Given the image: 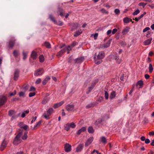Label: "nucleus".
Instances as JSON below:
<instances>
[{
	"label": "nucleus",
	"mask_w": 154,
	"mask_h": 154,
	"mask_svg": "<svg viewBox=\"0 0 154 154\" xmlns=\"http://www.w3.org/2000/svg\"><path fill=\"white\" fill-rule=\"evenodd\" d=\"M41 124V121H39L38 122L36 125L34 126V129H35V128L38 126H39Z\"/></svg>",
	"instance_id": "de8ad7c7"
},
{
	"label": "nucleus",
	"mask_w": 154,
	"mask_h": 154,
	"mask_svg": "<svg viewBox=\"0 0 154 154\" xmlns=\"http://www.w3.org/2000/svg\"><path fill=\"white\" fill-rule=\"evenodd\" d=\"M149 72L150 73L153 70V68L152 67V65L151 64H149Z\"/></svg>",
	"instance_id": "58836bf2"
},
{
	"label": "nucleus",
	"mask_w": 154,
	"mask_h": 154,
	"mask_svg": "<svg viewBox=\"0 0 154 154\" xmlns=\"http://www.w3.org/2000/svg\"><path fill=\"white\" fill-rule=\"evenodd\" d=\"M140 11L139 10L137 9L133 13V15H137L140 13Z\"/></svg>",
	"instance_id": "79ce46f5"
},
{
	"label": "nucleus",
	"mask_w": 154,
	"mask_h": 154,
	"mask_svg": "<svg viewBox=\"0 0 154 154\" xmlns=\"http://www.w3.org/2000/svg\"><path fill=\"white\" fill-rule=\"evenodd\" d=\"M149 75L146 74L145 75V78L146 79H148L149 78Z\"/></svg>",
	"instance_id": "774afa93"
},
{
	"label": "nucleus",
	"mask_w": 154,
	"mask_h": 154,
	"mask_svg": "<svg viewBox=\"0 0 154 154\" xmlns=\"http://www.w3.org/2000/svg\"><path fill=\"white\" fill-rule=\"evenodd\" d=\"M19 71L18 69L16 70L14 73V79L16 80L19 76Z\"/></svg>",
	"instance_id": "4468645a"
},
{
	"label": "nucleus",
	"mask_w": 154,
	"mask_h": 154,
	"mask_svg": "<svg viewBox=\"0 0 154 154\" xmlns=\"http://www.w3.org/2000/svg\"><path fill=\"white\" fill-rule=\"evenodd\" d=\"M104 98L102 97H100L97 100L100 102H102Z\"/></svg>",
	"instance_id": "09e8293b"
},
{
	"label": "nucleus",
	"mask_w": 154,
	"mask_h": 154,
	"mask_svg": "<svg viewBox=\"0 0 154 154\" xmlns=\"http://www.w3.org/2000/svg\"><path fill=\"white\" fill-rule=\"evenodd\" d=\"M15 41V39L11 40L9 42L8 47L10 48H12L14 45Z\"/></svg>",
	"instance_id": "dca6fc26"
},
{
	"label": "nucleus",
	"mask_w": 154,
	"mask_h": 154,
	"mask_svg": "<svg viewBox=\"0 0 154 154\" xmlns=\"http://www.w3.org/2000/svg\"><path fill=\"white\" fill-rule=\"evenodd\" d=\"M95 55L97 56V59L101 60L105 57V53L103 51H101L99 52L97 55L96 54Z\"/></svg>",
	"instance_id": "423d86ee"
},
{
	"label": "nucleus",
	"mask_w": 154,
	"mask_h": 154,
	"mask_svg": "<svg viewBox=\"0 0 154 154\" xmlns=\"http://www.w3.org/2000/svg\"><path fill=\"white\" fill-rule=\"evenodd\" d=\"M98 33H95L94 35V39H96L97 38V37L98 36Z\"/></svg>",
	"instance_id": "338daca9"
},
{
	"label": "nucleus",
	"mask_w": 154,
	"mask_h": 154,
	"mask_svg": "<svg viewBox=\"0 0 154 154\" xmlns=\"http://www.w3.org/2000/svg\"><path fill=\"white\" fill-rule=\"evenodd\" d=\"M143 82L141 80L138 81L136 85L137 86L138 85H139L140 86V88L142 87L143 86Z\"/></svg>",
	"instance_id": "393cba45"
},
{
	"label": "nucleus",
	"mask_w": 154,
	"mask_h": 154,
	"mask_svg": "<svg viewBox=\"0 0 154 154\" xmlns=\"http://www.w3.org/2000/svg\"><path fill=\"white\" fill-rule=\"evenodd\" d=\"M117 31V30L116 29H113L112 31V34H115Z\"/></svg>",
	"instance_id": "13d9d810"
},
{
	"label": "nucleus",
	"mask_w": 154,
	"mask_h": 154,
	"mask_svg": "<svg viewBox=\"0 0 154 154\" xmlns=\"http://www.w3.org/2000/svg\"><path fill=\"white\" fill-rule=\"evenodd\" d=\"M50 77L49 76L46 77L45 79L42 81V83L43 85H45L48 82L50 79Z\"/></svg>",
	"instance_id": "5701e85b"
},
{
	"label": "nucleus",
	"mask_w": 154,
	"mask_h": 154,
	"mask_svg": "<svg viewBox=\"0 0 154 154\" xmlns=\"http://www.w3.org/2000/svg\"><path fill=\"white\" fill-rule=\"evenodd\" d=\"M37 57V53L34 51L32 52L31 55V58L33 60H35Z\"/></svg>",
	"instance_id": "ddd939ff"
},
{
	"label": "nucleus",
	"mask_w": 154,
	"mask_h": 154,
	"mask_svg": "<svg viewBox=\"0 0 154 154\" xmlns=\"http://www.w3.org/2000/svg\"><path fill=\"white\" fill-rule=\"evenodd\" d=\"M84 58L83 57H80L77 58L75 60V62L77 63H80L82 62L84 60Z\"/></svg>",
	"instance_id": "6ab92c4d"
},
{
	"label": "nucleus",
	"mask_w": 154,
	"mask_h": 154,
	"mask_svg": "<svg viewBox=\"0 0 154 154\" xmlns=\"http://www.w3.org/2000/svg\"><path fill=\"white\" fill-rule=\"evenodd\" d=\"M27 132L24 133L22 137V139L23 140H26L27 138Z\"/></svg>",
	"instance_id": "473e14b6"
},
{
	"label": "nucleus",
	"mask_w": 154,
	"mask_h": 154,
	"mask_svg": "<svg viewBox=\"0 0 154 154\" xmlns=\"http://www.w3.org/2000/svg\"><path fill=\"white\" fill-rule=\"evenodd\" d=\"M24 93L23 92H21L19 93V95L20 97H24Z\"/></svg>",
	"instance_id": "603ef678"
},
{
	"label": "nucleus",
	"mask_w": 154,
	"mask_h": 154,
	"mask_svg": "<svg viewBox=\"0 0 154 154\" xmlns=\"http://www.w3.org/2000/svg\"><path fill=\"white\" fill-rule=\"evenodd\" d=\"M6 101V97L3 95L0 96V106L3 105Z\"/></svg>",
	"instance_id": "39448f33"
},
{
	"label": "nucleus",
	"mask_w": 154,
	"mask_h": 154,
	"mask_svg": "<svg viewBox=\"0 0 154 154\" xmlns=\"http://www.w3.org/2000/svg\"><path fill=\"white\" fill-rule=\"evenodd\" d=\"M110 42L109 41L107 42L104 45V47L106 48L109 47L110 45Z\"/></svg>",
	"instance_id": "7c9ffc66"
},
{
	"label": "nucleus",
	"mask_w": 154,
	"mask_h": 154,
	"mask_svg": "<svg viewBox=\"0 0 154 154\" xmlns=\"http://www.w3.org/2000/svg\"><path fill=\"white\" fill-rule=\"evenodd\" d=\"M64 103V101H62L59 103H58V106H61L62 105H63Z\"/></svg>",
	"instance_id": "5fc2aeb1"
},
{
	"label": "nucleus",
	"mask_w": 154,
	"mask_h": 154,
	"mask_svg": "<svg viewBox=\"0 0 154 154\" xmlns=\"http://www.w3.org/2000/svg\"><path fill=\"white\" fill-rule=\"evenodd\" d=\"M116 94V93L115 91H112L110 94V95L109 97V99L110 100H112L115 97Z\"/></svg>",
	"instance_id": "aec40b11"
},
{
	"label": "nucleus",
	"mask_w": 154,
	"mask_h": 154,
	"mask_svg": "<svg viewBox=\"0 0 154 154\" xmlns=\"http://www.w3.org/2000/svg\"><path fill=\"white\" fill-rule=\"evenodd\" d=\"M48 99H46L45 100H43L42 102V103H43V104H45L48 101Z\"/></svg>",
	"instance_id": "864d4df0"
},
{
	"label": "nucleus",
	"mask_w": 154,
	"mask_h": 154,
	"mask_svg": "<svg viewBox=\"0 0 154 154\" xmlns=\"http://www.w3.org/2000/svg\"><path fill=\"white\" fill-rule=\"evenodd\" d=\"M18 126L20 128H23L25 130L29 129L28 125L24 124L22 122H19L18 124Z\"/></svg>",
	"instance_id": "1a4fd4ad"
},
{
	"label": "nucleus",
	"mask_w": 154,
	"mask_h": 154,
	"mask_svg": "<svg viewBox=\"0 0 154 154\" xmlns=\"http://www.w3.org/2000/svg\"><path fill=\"white\" fill-rule=\"evenodd\" d=\"M53 107L55 109H56L58 108V107H59V106H58V103H57L54 104V105Z\"/></svg>",
	"instance_id": "69168bd1"
},
{
	"label": "nucleus",
	"mask_w": 154,
	"mask_h": 154,
	"mask_svg": "<svg viewBox=\"0 0 154 154\" xmlns=\"http://www.w3.org/2000/svg\"><path fill=\"white\" fill-rule=\"evenodd\" d=\"M76 45V43L75 42H74L70 45L72 48L74 47Z\"/></svg>",
	"instance_id": "4d7b16f0"
},
{
	"label": "nucleus",
	"mask_w": 154,
	"mask_h": 154,
	"mask_svg": "<svg viewBox=\"0 0 154 154\" xmlns=\"http://www.w3.org/2000/svg\"><path fill=\"white\" fill-rule=\"evenodd\" d=\"M44 72L43 69L40 68L36 70L34 72V75L35 76H38L42 75Z\"/></svg>",
	"instance_id": "0eeeda50"
},
{
	"label": "nucleus",
	"mask_w": 154,
	"mask_h": 154,
	"mask_svg": "<svg viewBox=\"0 0 154 154\" xmlns=\"http://www.w3.org/2000/svg\"><path fill=\"white\" fill-rule=\"evenodd\" d=\"M146 3L140 2L139 4V5L140 6H142L144 7L146 5Z\"/></svg>",
	"instance_id": "49530a36"
},
{
	"label": "nucleus",
	"mask_w": 154,
	"mask_h": 154,
	"mask_svg": "<svg viewBox=\"0 0 154 154\" xmlns=\"http://www.w3.org/2000/svg\"><path fill=\"white\" fill-rule=\"evenodd\" d=\"M129 30L130 28L127 26L122 30V33L123 35H125L129 32Z\"/></svg>",
	"instance_id": "2eb2a0df"
},
{
	"label": "nucleus",
	"mask_w": 154,
	"mask_h": 154,
	"mask_svg": "<svg viewBox=\"0 0 154 154\" xmlns=\"http://www.w3.org/2000/svg\"><path fill=\"white\" fill-rule=\"evenodd\" d=\"M57 13H59L61 17H62L64 16L63 12V10L62 9H60L58 12H57Z\"/></svg>",
	"instance_id": "e433bc0d"
},
{
	"label": "nucleus",
	"mask_w": 154,
	"mask_h": 154,
	"mask_svg": "<svg viewBox=\"0 0 154 154\" xmlns=\"http://www.w3.org/2000/svg\"><path fill=\"white\" fill-rule=\"evenodd\" d=\"M150 141L149 139H146L145 140V142L146 143L148 144L150 143Z\"/></svg>",
	"instance_id": "e2e57ef3"
},
{
	"label": "nucleus",
	"mask_w": 154,
	"mask_h": 154,
	"mask_svg": "<svg viewBox=\"0 0 154 154\" xmlns=\"http://www.w3.org/2000/svg\"><path fill=\"white\" fill-rule=\"evenodd\" d=\"M6 145L7 143H6V142L5 140H4L2 143L0 148V149L2 151H3L4 149L6 147Z\"/></svg>",
	"instance_id": "a211bd4d"
},
{
	"label": "nucleus",
	"mask_w": 154,
	"mask_h": 154,
	"mask_svg": "<svg viewBox=\"0 0 154 154\" xmlns=\"http://www.w3.org/2000/svg\"><path fill=\"white\" fill-rule=\"evenodd\" d=\"M16 112L14 110H11L9 111L8 115L10 116H11V120L16 119L20 116V114L17 115L16 114Z\"/></svg>",
	"instance_id": "7ed1b4c3"
},
{
	"label": "nucleus",
	"mask_w": 154,
	"mask_h": 154,
	"mask_svg": "<svg viewBox=\"0 0 154 154\" xmlns=\"http://www.w3.org/2000/svg\"><path fill=\"white\" fill-rule=\"evenodd\" d=\"M100 11L103 13H104L106 14H108L109 13V12L108 11H106L103 8L100 10Z\"/></svg>",
	"instance_id": "ea45409f"
},
{
	"label": "nucleus",
	"mask_w": 154,
	"mask_h": 154,
	"mask_svg": "<svg viewBox=\"0 0 154 154\" xmlns=\"http://www.w3.org/2000/svg\"><path fill=\"white\" fill-rule=\"evenodd\" d=\"M152 40L151 38L146 40L144 42L145 45H149L151 43V41Z\"/></svg>",
	"instance_id": "b1692460"
},
{
	"label": "nucleus",
	"mask_w": 154,
	"mask_h": 154,
	"mask_svg": "<svg viewBox=\"0 0 154 154\" xmlns=\"http://www.w3.org/2000/svg\"><path fill=\"white\" fill-rule=\"evenodd\" d=\"M53 112V109L52 108H50L47 111L46 113H45L43 116L45 119H49V116Z\"/></svg>",
	"instance_id": "20e7f679"
},
{
	"label": "nucleus",
	"mask_w": 154,
	"mask_h": 154,
	"mask_svg": "<svg viewBox=\"0 0 154 154\" xmlns=\"http://www.w3.org/2000/svg\"><path fill=\"white\" fill-rule=\"evenodd\" d=\"M109 95L107 91H105L104 92V97L106 100H107L109 98Z\"/></svg>",
	"instance_id": "f704fd0d"
},
{
	"label": "nucleus",
	"mask_w": 154,
	"mask_h": 154,
	"mask_svg": "<svg viewBox=\"0 0 154 154\" xmlns=\"http://www.w3.org/2000/svg\"><path fill=\"white\" fill-rule=\"evenodd\" d=\"M98 82V80L96 79L92 82L91 86L87 88L86 92L87 94H89L91 92L92 90L93 89L96 84Z\"/></svg>",
	"instance_id": "f03ea898"
},
{
	"label": "nucleus",
	"mask_w": 154,
	"mask_h": 154,
	"mask_svg": "<svg viewBox=\"0 0 154 154\" xmlns=\"http://www.w3.org/2000/svg\"><path fill=\"white\" fill-rule=\"evenodd\" d=\"M114 59L116 60V62L118 64H119L121 61V59H119V56H116L114 57Z\"/></svg>",
	"instance_id": "4be33fe9"
},
{
	"label": "nucleus",
	"mask_w": 154,
	"mask_h": 154,
	"mask_svg": "<svg viewBox=\"0 0 154 154\" xmlns=\"http://www.w3.org/2000/svg\"><path fill=\"white\" fill-rule=\"evenodd\" d=\"M28 53V52H23V60H25L26 58Z\"/></svg>",
	"instance_id": "c85d7f7f"
},
{
	"label": "nucleus",
	"mask_w": 154,
	"mask_h": 154,
	"mask_svg": "<svg viewBox=\"0 0 154 154\" xmlns=\"http://www.w3.org/2000/svg\"><path fill=\"white\" fill-rule=\"evenodd\" d=\"M123 21L124 23H128L130 22V20L128 17H126L123 19Z\"/></svg>",
	"instance_id": "bb28decb"
},
{
	"label": "nucleus",
	"mask_w": 154,
	"mask_h": 154,
	"mask_svg": "<svg viewBox=\"0 0 154 154\" xmlns=\"http://www.w3.org/2000/svg\"><path fill=\"white\" fill-rule=\"evenodd\" d=\"M93 104L92 103H91L87 105L86 106V108L87 109H88L92 107H93Z\"/></svg>",
	"instance_id": "c03bdc74"
},
{
	"label": "nucleus",
	"mask_w": 154,
	"mask_h": 154,
	"mask_svg": "<svg viewBox=\"0 0 154 154\" xmlns=\"http://www.w3.org/2000/svg\"><path fill=\"white\" fill-rule=\"evenodd\" d=\"M41 79H37L35 83L37 84H39L41 82Z\"/></svg>",
	"instance_id": "6e6d98bb"
},
{
	"label": "nucleus",
	"mask_w": 154,
	"mask_h": 154,
	"mask_svg": "<svg viewBox=\"0 0 154 154\" xmlns=\"http://www.w3.org/2000/svg\"><path fill=\"white\" fill-rule=\"evenodd\" d=\"M64 127H65V129L66 130V131H68L70 128L69 127V123L66 124L64 126Z\"/></svg>",
	"instance_id": "2f4dec72"
},
{
	"label": "nucleus",
	"mask_w": 154,
	"mask_h": 154,
	"mask_svg": "<svg viewBox=\"0 0 154 154\" xmlns=\"http://www.w3.org/2000/svg\"><path fill=\"white\" fill-rule=\"evenodd\" d=\"M35 93L32 92V93H30L29 95V96L30 97H33L35 95Z\"/></svg>",
	"instance_id": "8fccbe9b"
},
{
	"label": "nucleus",
	"mask_w": 154,
	"mask_h": 154,
	"mask_svg": "<svg viewBox=\"0 0 154 154\" xmlns=\"http://www.w3.org/2000/svg\"><path fill=\"white\" fill-rule=\"evenodd\" d=\"M93 140V138L92 137H90L88 139L87 142L85 143V146H88L90 145L92 142Z\"/></svg>",
	"instance_id": "f8f14e48"
},
{
	"label": "nucleus",
	"mask_w": 154,
	"mask_h": 154,
	"mask_svg": "<svg viewBox=\"0 0 154 154\" xmlns=\"http://www.w3.org/2000/svg\"><path fill=\"white\" fill-rule=\"evenodd\" d=\"M146 14V13L145 12H143V14L141 15L139 17V18L140 19L141 18H142L143 16H144V15H145V14Z\"/></svg>",
	"instance_id": "0e129e2a"
},
{
	"label": "nucleus",
	"mask_w": 154,
	"mask_h": 154,
	"mask_svg": "<svg viewBox=\"0 0 154 154\" xmlns=\"http://www.w3.org/2000/svg\"><path fill=\"white\" fill-rule=\"evenodd\" d=\"M66 51V49L65 48L63 49L62 50L59 51L57 54V55L58 57H60L61 56V55L64 52Z\"/></svg>",
	"instance_id": "412c9836"
},
{
	"label": "nucleus",
	"mask_w": 154,
	"mask_h": 154,
	"mask_svg": "<svg viewBox=\"0 0 154 154\" xmlns=\"http://www.w3.org/2000/svg\"><path fill=\"white\" fill-rule=\"evenodd\" d=\"M45 46L48 48H51L50 43L48 42H45Z\"/></svg>",
	"instance_id": "4c0bfd02"
},
{
	"label": "nucleus",
	"mask_w": 154,
	"mask_h": 154,
	"mask_svg": "<svg viewBox=\"0 0 154 154\" xmlns=\"http://www.w3.org/2000/svg\"><path fill=\"white\" fill-rule=\"evenodd\" d=\"M86 130V128L85 127H83L78 131L76 132V134L77 135H79L81 133L85 131Z\"/></svg>",
	"instance_id": "f3484780"
},
{
	"label": "nucleus",
	"mask_w": 154,
	"mask_h": 154,
	"mask_svg": "<svg viewBox=\"0 0 154 154\" xmlns=\"http://www.w3.org/2000/svg\"><path fill=\"white\" fill-rule=\"evenodd\" d=\"M64 149L65 152H69L72 150V146L69 144L66 143L64 145Z\"/></svg>",
	"instance_id": "6e6552de"
},
{
	"label": "nucleus",
	"mask_w": 154,
	"mask_h": 154,
	"mask_svg": "<svg viewBox=\"0 0 154 154\" xmlns=\"http://www.w3.org/2000/svg\"><path fill=\"white\" fill-rule=\"evenodd\" d=\"M114 13L116 14H119L120 13V11L118 9H116L114 10Z\"/></svg>",
	"instance_id": "37998d69"
},
{
	"label": "nucleus",
	"mask_w": 154,
	"mask_h": 154,
	"mask_svg": "<svg viewBox=\"0 0 154 154\" xmlns=\"http://www.w3.org/2000/svg\"><path fill=\"white\" fill-rule=\"evenodd\" d=\"M18 52L17 50H14L13 53L14 56L15 57H17L18 55Z\"/></svg>",
	"instance_id": "a18cd8bd"
},
{
	"label": "nucleus",
	"mask_w": 154,
	"mask_h": 154,
	"mask_svg": "<svg viewBox=\"0 0 154 154\" xmlns=\"http://www.w3.org/2000/svg\"><path fill=\"white\" fill-rule=\"evenodd\" d=\"M82 32V30H81L79 31H77L76 32L75 34L74 35L75 37H77L79 35H80Z\"/></svg>",
	"instance_id": "c756f323"
},
{
	"label": "nucleus",
	"mask_w": 154,
	"mask_h": 154,
	"mask_svg": "<svg viewBox=\"0 0 154 154\" xmlns=\"http://www.w3.org/2000/svg\"><path fill=\"white\" fill-rule=\"evenodd\" d=\"M101 141L104 143H106V140L104 137H102L100 138Z\"/></svg>",
	"instance_id": "cd10ccee"
},
{
	"label": "nucleus",
	"mask_w": 154,
	"mask_h": 154,
	"mask_svg": "<svg viewBox=\"0 0 154 154\" xmlns=\"http://www.w3.org/2000/svg\"><path fill=\"white\" fill-rule=\"evenodd\" d=\"M94 152H96L97 154H101V153H99L98 151L95 149L94 150L91 152V154H93Z\"/></svg>",
	"instance_id": "680f3d73"
},
{
	"label": "nucleus",
	"mask_w": 154,
	"mask_h": 154,
	"mask_svg": "<svg viewBox=\"0 0 154 154\" xmlns=\"http://www.w3.org/2000/svg\"><path fill=\"white\" fill-rule=\"evenodd\" d=\"M149 29H150V28L149 27H146L143 29V32H145L146 31H147L149 30Z\"/></svg>",
	"instance_id": "bf43d9fd"
},
{
	"label": "nucleus",
	"mask_w": 154,
	"mask_h": 154,
	"mask_svg": "<svg viewBox=\"0 0 154 154\" xmlns=\"http://www.w3.org/2000/svg\"><path fill=\"white\" fill-rule=\"evenodd\" d=\"M22 134V132H19L15 137L13 141V143L14 144L16 145L20 143L21 140L20 139V137Z\"/></svg>",
	"instance_id": "f257e3e1"
},
{
	"label": "nucleus",
	"mask_w": 154,
	"mask_h": 154,
	"mask_svg": "<svg viewBox=\"0 0 154 154\" xmlns=\"http://www.w3.org/2000/svg\"><path fill=\"white\" fill-rule=\"evenodd\" d=\"M88 132L90 133H92L94 132V130L93 128L91 126L88 127Z\"/></svg>",
	"instance_id": "a878e982"
},
{
	"label": "nucleus",
	"mask_w": 154,
	"mask_h": 154,
	"mask_svg": "<svg viewBox=\"0 0 154 154\" xmlns=\"http://www.w3.org/2000/svg\"><path fill=\"white\" fill-rule=\"evenodd\" d=\"M69 125L70 128H74L75 127V123L74 122H72L70 123H69Z\"/></svg>",
	"instance_id": "c9c22d12"
},
{
	"label": "nucleus",
	"mask_w": 154,
	"mask_h": 154,
	"mask_svg": "<svg viewBox=\"0 0 154 154\" xmlns=\"http://www.w3.org/2000/svg\"><path fill=\"white\" fill-rule=\"evenodd\" d=\"M72 48L70 45H68L67 48L65 49H66V50H67L71 51Z\"/></svg>",
	"instance_id": "052dcab7"
},
{
	"label": "nucleus",
	"mask_w": 154,
	"mask_h": 154,
	"mask_svg": "<svg viewBox=\"0 0 154 154\" xmlns=\"http://www.w3.org/2000/svg\"><path fill=\"white\" fill-rule=\"evenodd\" d=\"M39 59L40 62L42 63L44 61V56L42 55H41L39 56Z\"/></svg>",
	"instance_id": "72a5a7b5"
},
{
	"label": "nucleus",
	"mask_w": 154,
	"mask_h": 154,
	"mask_svg": "<svg viewBox=\"0 0 154 154\" xmlns=\"http://www.w3.org/2000/svg\"><path fill=\"white\" fill-rule=\"evenodd\" d=\"M35 88L33 86H32L30 88L29 90V91H35Z\"/></svg>",
	"instance_id": "3c124183"
},
{
	"label": "nucleus",
	"mask_w": 154,
	"mask_h": 154,
	"mask_svg": "<svg viewBox=\"0 0 154 154\" xmlns=\"http://www.w3.org/2000/svg\"><path fill=\"white\" fill-rule=\"evenodd\" d=\"M84 146L83 143L79 144L76 147V151L77 152H81L82 149Z\"/></svg>",
	"instance_id": "9b49d317"
},
{
	"label": "nucleus",
	"mask_w": 154,
	"mask_h": 154,
	"mask_svg": "<svg viewBox=\"0 0 154 154\" xmlns=\"http://www.w3.org/2000/svg\"><path fill=\"white\" fill-rule=\"evenodd\" d=\"M74 108V106L72 104H68L66 107V109L68 111H72Z\"/></svg>",
	"instance_id": "9d476101"
},
{
	"label": "nucleus",
	"mask_w": 154,
	"mask_h": 154,
	"mask_svg": "<svg viewBox=\"0 0 154 154\" xmlns=\"http://www.w3.org/2000/svg\"><path fill=\"white\" fill-rule=\"evenodd\" d=\"M49 18L55 23H56V21L54 19V18L53 17V16L52 15H49Z\"/></svg>",
	"instance_id": "a19ab883"
}]
</instances>
